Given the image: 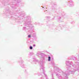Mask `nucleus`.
Here are the masks:
<instances>
[{"label":"nucleus","instance_id":"obj_1","mask_svg":"<svg viewBox=\"0 0 79 79\" xmlns=\"http://www.w3.org/2000/svg\"><path fill=\"white\" fill-rule=\"evenodd\" d=\"M77 59L74 63L72 64V66L75 68L73 69L71 67L70 65H71L73 64L72 62H69V61H67L66 62V64L67 66H68L69 70L67 72L68 73H66V76L68 75H69V74H74L76 71L79 70V54L78 56L77 57Z\"/></svg>","mask_w":79,"mask_h":79},{"label":"nucleus","instance_id":"obj_2","mask_svg":"<svg viewBox=\"0 0 79 79\" xmlns=\"http://www.w3.org/2000/svg\"><path fill=\"white\" fill-rule=\"evenodd\" d=\"M40 63L41 66V68H42V70H43L44 74L45 76L46 77V79H48V78L47 77V75L45 74V70H44V64L43 63V62H42V61H40Z\"/></svg>","mask_w":79,"mask_h":79},{"label":"nucleus","instance_id":"obj_3","mask_svg":"<svg viewBox=\"0 0 79 79\" xmlns=\"http://www.w3.org/2000/svg\"><path fill=\"white\" fill-rule=\"evenodd\" d=\"M25 26H27V27H32V24H31V21H29V20L25 22V23H24Z\"/></svg>","mask_w":79,"mask_h":79},{"label":"nucleus","instance_id":"obj_4","mask_svg":"<svg viewBox=\"0 0 79 79\" xmlns=\"http://www.w3.org/2000/svg\"><path fill=\"white\" fill-rule=\"evenodd\" d=\"M73 2L71 0H70L68 2V5L70 6H74V4H73Z\"/></svg>","mask_w":79,"mask_h":79},{"label":"nucleus","instance_id":"obj_5","mask_svg":"<svg viewBox=\"0 0 79 79\" xmlns=\"http://www.w3.org/2000/svg\"><path fill=\"white\" fill-rule=\"evenodd\" d=\"M23 60H22L21 61V63L20 64V66H21V67L22 68H24V64H23Z\"/></svg>","mask_w":79,"mask_h":79},{"label":"nucleus","instance_id":"obj_6","mask_svg":"<svg viewBox=\"0 0 79 79\" xmlns=\"http://www.w3.org/2000/svg\"><path fill=\"white\" fill-rule=\"evenodd\" d=\"M58 19L59 22H63V21H62V19H61L60 17H58Z\"/></svg>","mask_w":79,"mask_h":79},{"label":"nucleus","instance_id":"obj_7","mask_svg":"<svg viewBox=\"0 0 79 79\" xmlns=\"http://www.w3.org/2000/svg\"><path fill=\"white\" fill-rule=\"evenodd\" d=\"M33 61L34 62H38V63H39V62L38 61V60L35 59V58H34L33 59Z\"/></svg>","mask_w":79,"mask_h":79},{"label":"nucleus","instance_id":"obj_8","mask_svg":"<svg viewBox=\"0 0 79 79\" xmlns=\"http://www.w3.org/2000/svg\"><path fill=\"white\" fill-rule=\"evenodd\" d=\"M45 18L46 19H49L50 18V17L49 16H47L45 17Z\"/></svg>","mask_w":79,"mask_h":79},{"label":"nucleus","instance_id":"obj_9","mask_svg":"<svg viewBox=\"0 0 79 79\" xmlns=\"http://www.w3.org/2000/svg\"><path fill=\"white\" fill-rule=\"evenodd\" d=\"M51 60V57L50 56H49L48 57V61H50Z\"/></svg>","mask_w":79,"mask_h":79},{"label":"nucleus","instance_id":"obj_10","mask_svg":"<svg viewBox=\"0 0 79 79\" xmlns=\"http://www.w3.org/2000/svg\"><path fill=\"white\" fill-rule=\"evenodd\" d=\"M33 37H37L36 36V35H35V34H34V35H33Z\"/></svg>","mask_w":79,"mask_h":79},{"label":"nucleus","instance_id":"obj_11","mask_svg":"<svg viewBox=\"0 0 79 79\" xmlns=\"http://www.w3.org/2000/svg\"><path fill=\"white\" fill-rule=\"evenodd\" d=\"M29 48L30 49V50H32L33 48L31 46H30Z\"/></svg>","mask_w":79,"mask_h":79},{"label":"nucleus","instance_id":"obj_12","mask_svg":"<svg viewBox=\"0 0 79 79\" xmlns=\"http://www.w3.org/2000/svg\"><path fill=\"white\" fill-rule=\"evenodd\" d=\"M51 64H52V65H55V63L53 62H51Z\"/></svg>","mask_w":79,"mask_h":79},{"label":"nucleus","instance_id":"obj_13","mask_svg":"<svg viewBox=\"0 0 79 79\" xmlns=\"http://www.w3.org/2000/svg\"><path fill=\"white\" fill-rule=\"evenodd\" d=\"M73 60H76V57H74L73 58Z\"/></svg>","mask_w":79,"mask_h":79},{"label":"nucleus","instance_id":"obj_14","mask_svg":"<svg viewBox=\"0 0 79 79\" xmlns=\"http://www.w3.org/2000/svg\"><path fill=\"white\" fill-rule=\"evenodd\" d=\"M32 53H30L29 54V55L30 56H31V55H32Z\"/></svg>","mask_w":79,"mask_h":79},{"label":"nucleus","instance_id":"obj_15","mask_svg":"<svg viewBox=\"0 0 79 79\" xmlns=\"http://www.w3.org/2000/svg\"><path fill=\"white\" fill-rule=\"evenodd\" d=\"M26 29V27H24L23 28V30H24V29Z\"/></svg>","mask_w":79,"mask_h":79},{"label":"nucleus","instance_id":"obj_16","mask_svg":"<svg viewBox=\"0 0 79 79\" xmlns=\"http://www.w3.org/2000/svg\"><path fill=\"white\" fill-rule=\"evenodd\" d=\"M28 37H29V38H31V35H28Z\"/></svg>","mask_w":79,"mask_h":79},{"label":"nucleus","instance_id":"obj_17","mask_svg":"<svg viewBox=\"0 0 79 79\" xmlns=\"http://www.w3.org/2000/svg\"><path fill=\"white\" fill-rule=\"evenodd\" d=\"M33 47H35V44H33Z\"/></svg>","mask_w":79,"mask_h":79},{"label":"nucleus","instance_id":"obj_18","mask_svg":"<svg viewBox=\"0 0 79 79\" xmlns=\"http://www.w3.org/2000/svg\"><path fill=\"white\" fill-rule=\"evenodd\" d=\"M28 18H29V19H30V17H28Z\"/></svg>","mask_w":79,"mask_h":79},{"label":"nucleus","instance_id":"obj_19","mask_svg":"<svg viewBox=\"0 0 79 79\" xmlns=\"http://www.w3.org/2000/svg\"><path fill=\"white\" fill-rule=\"evenodd\" d=\"M41 78H43V77H41Z\"/></svg>","mask_w":79,"mask_h":79},{"label":"nucleus","instance_id":"obj_20","mask_svg":"<svg viewBox=\"0 0 79 79\" xmlns=\"http://www.w3.org/2000/svg\"><path fill=\"white\" fill-rule=\"evenodd\" d=\"M43 8H44V7H43Z\"/></svg>","mask_w":79,"mask_h":79},{"label":"nucleus","instance_id":"obj_21","mask_svg":"<svg viewBox=\"0 0 79 79\" xmlns=\"http://www.w3.org/2000/svg\"><path fill=\"white\" fill-rule=\"evenodd\" d=\"M78 16H79V14H78Z\"/></svg>","mask_w":79,"mask_h":79},{"label":"nucleus","instance_id":"obj_22","mask_svg":"<svg viewBox=\"0 0 79 79\" xmlns=\"http://www.w3.org/2000/svg\"><path fill=\"white\" fill-rule=\"evenodd\" d=\"M41 54H42V53H41Z\"/></svg>","mask_w":79,"mask_h":79},{"label":"nucleus","instance_id":"obj_23","mask_svg":"<svg viewBox=\"0 0 79 79\" xmlns=\"http://www.w3.org/2000/svg\"><path fill=\"white\" fill-rule=\"evenodd\" d=\"M58 75V74H56V75L57 76Z\"/></svg>","mask_w":79,"mask_h":79},{"label":"nucleus","instance_id":"obj_24","mask_svg":"<svg viewBox=\"0 0 79 79\" xmlns=\"http://www.w3.org/2000/svg\"><path fill=\"white\" fill-rule=\"evenodd\" d=\"M17 2H18V1H17Z\"/></svg>","mask_w":79,"mask_h":79},{"label":"nucleus","instance_id":"obj_25","mask_svg":"<svg viewBox=\"0 0 79 79\" xmlns=\"http://www.w3.org/2000/svg\"><path fill=\"white\" fill-rule=\"evenodd\" d=\"M55 10H56V9H55Z\"/></svg>","mask_w":79,"mask_h":79},{"label":"nucleus","instance_id":"obj_26","mask_svg":"<svg viewBox=\"0 0 79 79\" xmlns=\"http://www.w3.org/2000/svg\"><path fill=\"white\" fill-rule=\"evenodd\" d=\"M64 15L63 14L62 15Z\"/></svg>","mask_w":79,"mask_h":79},{"label":"nucleus","instance_id":"obj_27","mask_svg":"<svg viewBox=\"0 0 79 79\" xmlns=\"http://www.w3.org/2000/svg\"><path fill=\"white\" fill-rule=\"evenodd\" d=\"M17 1L18 0H16Z\"/></svg>","mask_w":79,"mask_h":79}]
</instances>
